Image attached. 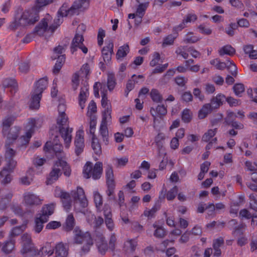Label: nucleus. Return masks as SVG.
<instances>
[{"label":"nucleus","mask_w":257,"mask_h":257,"mask_svg":"<svg viewBox=\"0 0 257 257\" xmlns=\"http://www.w3.org/2000/svg\"><path fill=\"white\" fill-rule=\"evenodd\" d=\"M68 117L66 114H59L57 119V123L59 125V132L63 138L64 142L66 144V147L68 148L69 144L71 142L72 132V128L67 127L65 128L63 126L67 124L68 121Z\"/></svg>","instance_id":"5"},{"label":"nucleus","mask_w":257,"mask_h":257,"mask_svg":"<svg viewBox=\"0 0 257 257\" xmlns=\"http://www.w3.org/2000/svg\"><path fill=\"white\" fill-rule=\"evenodd\" d=\"M178 189L176 186H175L167 193L166 198L168 200H172L175 197L178 193Z\"/></svg>","instance_id":"58"},{"label":"nucleus","mask_w":257,"mask_h":257,"mask_svg":"<svg viewBox=\"0 0 257 257\" xmlns=\"http://www.w3.org/2000/svg\"><path fill=\"white\" fill-rule=\"evenodd\" d=\"M41 217H37L35 219V225L34 227L35 231L39 233L43 228V223L47 221H44Z\"/></svg>","instance_id":"49"},{"label":"nucleus","mask_w":257,"mask_h":257,"mask_svg":"<svg viewBox=\"0 0 257 257\" xmlns=\"http://www.w3.org/2000/svg\"><path fill=\"white\" fill-rule=\"evenodd\" d=\"M15 117L13 115H7L2 120V133L6 136L9 131L10 127L13 124L15 120Z\"/></svg>","instance_id":"18"},{"label":"nucleus","mask_w":257,"mask_h":257,"mask_svg":"<svg viewBox=\"0 0 257 257\" xmlns=\"http://www.w3.org/2000/svg\"><path fill=\"white\" fill-rule=\"evenodd\" d=\"M24 200L26 205L31 206L40 205L42 203V200L39 197L31 192H27L24 194Z\"/></svg>","instance_id":"15"},{"label":"nucleus","mask_w":257,"mask_h":257,"mask_svg":"<svg viewBox=\"0 0 257 257\" xmlns=\"http://www.w3.org/2000/svg\"><path fill=\"white\" fill-rule=\"evenodd\" d=\"M69 245L67 243L60 242L55 247L56 257H68L69 255Z\"/></svg>","instance_id":"14"},{"label":"nucleus","mask_w":257,"mask_h":257,"mask_svg":"<svg viewBox=\"0 0 257 257\" xmlns=\"http://www.w3.org/2000/svg\"><path fill=\"white\" fill-rule=\"evenodd\" d=\"M199 40V38L192 35V33H188L184 39V42L186 44L195 43Z\"/></svg>","instance_id":"54"},{"label":"nucleus","mask_w":257,"mask_h":257,"mask_svg":"<svg viewBox=\"0 0 257 257\" xmlns=\"http://www.w3.org/2000/svg\"><path fill=\"white\" fill-rule=\"evenodd\" d=\"M57 167H58L55 164L52 170L50 173L49 178L47 181V184H51L53 181H56L61 175L60 169Z\"/></svg>","instance_id":"26"},{"label":"nucleus","mask_w":257,"mask_h":257,"mask_svg":"<svg viewBox=\"0 0 257 257\" xmlns=\"http://www.w3.org/2000/svg\"><path fill=\"white\" fill-rule=\"evenodd\" d=\"M250 202V208L255 211H257V199L253 194H251L249 196Z\"/></svg>","instance_id":"60"},{"label":"nucleus","mask_w":257,"mask_h":257,"mask_svg":"<svg viewBox=\"0 0 257 257\" xmlns=\"http://www.w3.org/2000/svg\"><path fill=\"white\" fill-rule=\"evenodd\" d=\"M181 118L185 123H189L192 118V112L188 108L184 109L182 112Z\"/></svg>","instance_id":"40"},{"label":"nucleus","mask_w":257,"mask_h":257,"mask_svg":"<svg viewBox=\"0 0 257 257\" xmlns=\"http://www.w3.org/2000/svg\"><path fill=\"white\" fill-rule=\"evenodd\" d=\"M91 146L96 154L100 155L101 153V146L96 137H92Z\"/></svg>","instance_id":"43"},{"label":"nucleus","mask_w":257,"mask_h":257,"mask_svg":"<svg viewBox=\"0 0 257 257\" xmlns=\"http://www.w3.org/2000/svg\"><path fill=\"white\" fill-rule=\"evenodd\" d=\"M235 53V50L231 45H227L222 47L219 50V54L220 56H223L225 54L229 56H232Z\"/></svg>","instance_id":"34"},{"label":"nucleus","mask_w":257,"mask_h":257,"mask_svg":"<svg viewBox=\"0 0 257 257\" xmlns=\"http://www.w3.org/2000/svg\"><path fill=\"white\" fill-rule=\"evenodd\" d=\"M214 110L209 103H206L202 106L201 109L199 110L198 117L200 119H203Z\"/></svg>","instance_id":"28"},{"label":"nucleus","mask_w":257,"mask_h":257,"mask_svg":"<svg viewBox=\"0 0 257 257\" xmlns=\"http://www.w3.org/2000/svg\"><path fill=\"white\" fill-rule=\"evenodd\" d=\"M75 153L77 156L81 154L84 148V140L83 137V131L79 130L76 135L74 141Z\"/></svg>","instance_id":"13"},{"label":"nucleus","mask_w":257,"mask_h":257,"mask_svg":"<svg viewBox=\"0 0 257 257\" xmlns=\"http://www.w3.org/2000/svg\"><path fill=\"white\" fill-rule=\"evenodd\" d=\"M224 243V240L222 237L213 240V247L214 250L213 255L219 257L221 253L220 247Z\"/></svg>","instance_id":"27"},{"label":"nucleus","mask_w":257,"mask_h":257,"mask_svg":"<svg viewBox=\"0 0 257 257\" xmlns=\"http://www.w3.org/2000/svg\"><path fill=\"white\" fill-rule=\"evenodd\" d=\"M153 227L155 229L154 235L156 237L162 238L166 235V231L162 226L154 224Z\"/></svg>","instance_id":"33"},{"label":"nucleus","mask_w":257,"mask_h":257,"mask_svg":"<svg viewBox=\"0 0 257 257\" xmlns=\"http://www.w3.org/2000/svg\"><path fill=\"white\" fill-rule=\"evenodd\" d=\"M54 210V205L53 204L44 205L41 210V213L40 216L41 217L44 221H48L49 217L51 215Z\"/></svg>","instance_id":"19"},{"label":"nucleus","mask_w":257,"mask_h":257,"mask_svg":"<svg viewBox=\"0 0 257 257\" xmlns=\"http://www.w3.org/2000/svg\"><path fill=\"white\" fill-rule=\"evenodd\" d=\"M66 230L70 231L72 230L75 225V219L72 214L68 215L66 220Z\"/></svg>","instance_id":"44"},{"label":"nucleus","mask_w":257,"mask_h":257,"mask_svg":"<svg viewBox=\"0 0 257 257\" xmlns=\"http://www.w3.org/2000/svg\"><path fill=\"white\" fill-rule=\"evenodd\" d=\"M237 116L236 113L233 112H229L228 113L227 116L225 118L224 123H225L226 124H230Z\"/></svg>","instance_id":"62"},{"label":"nucleus","mask_w":257,"mask_h":257,"mask_svg":"<svg viewBox=\"0 0 257 257\" xmlns=\"http://www.w3.org/2000/svg\"><path fill=\"white\" fill-rule=\"evenodd\" d=\"M88 95V87L87 85H84L82 87L79 95V103L82 109L84 107V103L85 102L87 97Z\"/></svg>","instance_id":"24"},{"label":"nucleus","mask_w":257,"mask_h":257,"mask_svg":"<svg viewBox=\"0 0 257 257\" xmlns=\"http://www.w3.org/2000/svg\"><path fill=\"white\" fill-rule=\"evenodd\" d=\"M54 0H37L35 9H40L41 8L46 6L52 3Z\"/></svg>","instance_id":"63"},{"label":"nucleus","mask_w":257,"mask_h":257,"mask_svg":"<svg viewBox=\"0 0 257 257\" xmlns=\"http://www.w3.org/2000/svg\"><path fill=\"white\" fill-rule=\"evenodd\" d=\"M129 52L130 47L127 44H125L119 47L116 54V59L122 60V58L126 56Z\"/></svg>","instance_id":"25"},{"label":"nucleus","mask_w":257,"mask_h":257,"mask_svg":"<svg viewBox=\"0 0 257 257\" xmlns=\"http://www.w3.org/2000/svg\"><path fill=\"white\" fill-rule=\"evenodd\" d=\"M225 99V96L222 93H218L215 96L212 97L210 102L209 103L214 110L217 109L221 105Z\"/></svg>","instance_id":"17"},{"label":"nucleus","mask_w":257,"mask_h":257,"mask_svg":"<svg viewBox=\"0 0 257 257\" xmlns=\"http://www.w3.org/2000/svg\"><path fill=\"white\" fill-rule=\"evenodd\" d=\"M83 41L84 38L82 35L76 33L72 41L70 46L71 52L72 54L76 51L78 48L80 49L84 54H86L87 53L88 49L83 44Z\"/></svg>","instance_id":"12"},{"label":"nucleus","mask_w":257,"mask_h":257,"mask_svg":"<svg viewBox=\"0 0 257 257\" xmlns=\"http://www.w3.org/2000/svg\"><path fill=\"white\" fill-rule=\"evenodd\" d=\"M71 195L75 201L74 208L76 209V205L79 204L82 208L87 206L88 201L85 195L83 189L81 187H77L76 190H73L71 192Z\"/></svg>","instance_id":"10"},{"label":"nucleus","mask_w":257,"mask_h":257,"mask_svg":"<svg viewBox=\"0 0 257 257\" xmlns=\"http://www.w3.org/2000/svg\"><path fill=\"white\" fill-rule=\"evenodd\" d=\"M56 165L57 167L60 166L64 170V174L66 176H69L71 174V170L67 162L62 160H59L56 162Z\"/></svg>","instance_id":"38"},{"label":"nucleus","mask_w":257,"mask_h":257,"mask_svg":"<svg viewBox=\"0 0 257 257\" xmlns=\"http://www.w3.org/2000/svg\"><path fill=\"white\" fill-rule=\"evenodd\" d=\"M73 241L74 244H83L80 251L81 255L88 253L93 244L90 233L83 231L78 227H76L73 231Z\"/></svg>","instance_id":"4"},{"label":"nucleus","mask_w":257,"mask_h":257,"mask_svg":"<svg viewBox=\"0 0 257 257\" xmlns=\"http://www.w3.org/2000/svg\"><path fill=\"white\" fill-rule=\"evenodd\" d=\"M177 35L173 36L172 34L169 35L164 39V41L162 44L163 47H165L168 45H173L175 39L177 38Z\"/></svg>","instance_id":"52"},{"label":"nucleus","mask_w":257,"mask_h":257,"mask_svg":"<svg viewBox=\"0 0 257 257\" xmlns=\"http://www.w3.org/2000/svg\"><path fill=\"white\" fill-rule=\"evenodd\" d=\"M42 94L33 91L31 93V102L29 107L31 109H38L40 107V101Z\"/></svg>","instance_id":"20"},{"label":"nucleus","mask_w":257,"mask_h":257,"mask_svg":"<svg viewBox=\"0 0 257 257\" xmlns=\"http://www.w3.org/2000/svg\"><path fill=\"white\" fill-rule=\"evenodd\" d=\"M233 90L235 94L238 97L241 96V94L244 92V86L242 83H236L233 87Z\"/></svg>","instance_id":"47"},{"label":"nucleus","mask_w":257,"mask_h":257,"mask_svg":"<svg viewBox=\"0 0 257 257\" xmlns=\"http://www.w3.org/2000/svg\"><path fill=\"white\" fill-rule=\"evenodd\" d=\"M3 86L4 88H10L11 93L15 94L18 90V85L14 79L6 78L3 82Z\"/></svg>","instance_id":"21"},{"label":"nucleus","mask_w":257,"mask_h":257,"mask_svg":"<svg viewBox=\"0 0 257 257\" xmlns=\"http://www.w3.org/2000/svg\"><path fill=\"white\" fill-rule=\"evenodd\" d=\"M30 65L28 62H24L21 63L19 65V71L20 72L26 74L30 70Z\"/></svg>","instance_id":"61"},{"label":"nucleus","mask_w":257,"mask_h":257,"mask_svg":"<svg viewBox=\"0 0 257 257\" xmlns=\"http://www.w3.org/2000/svg\"><path fill=\"white\" fill-rule=\"evenodd\" d=\"M111 108L110 107H106L104 109V111L103 112L102 119L101 124L106 125H107L108 122L111 118Z\"/></svg>","instance_id":"37"},{"label":"nucleus","mask_w":257,"mask_h":257,"mask_svg":"<svg viewBox=\"0 0 257 257\" xmlns=\"http://www.w3.org/2000/svg\"><path fill=\"white\" fill-rule=\"evenodd\" d=\"M193 99V95L190 91L182 92L181 93V100L185 103L192 102Z\"/></svg>","instance_id":"46"},{"label":"nucleus","mask_w":257,"mask_h":257,"mask_svg":"<svg viewBox=\"0 0 257 257\" xmlns=\"http://www.w3.org/2000/svg\"><path fill=\"white\" fill-rule=\"evenodd\" d=\"M165 138V135L163 133H159L155 137V142L157 148H163V141Z\"/></svg>","instance_id":"56"},{"label":"nucleus","mask_w":257,"mask_h":257,"mask_svg":"<svg viewBox=\"0 0 257 257\" xmlns=\"http://www.w3.org/2000/svg\"><path fill=\"white\" fill-rule=\"evenodd\" d=\"M35 123L36 120L35 119L31 118L29 119L27 126V132L26 133V135L22 136L18 140V145L20 147H23L29 143L34 132Z\"/></svg>","instance_id":"11"},{"label":"nucleus","mask_w":257,"mask_h":257,"mask_svg":"<svg viewBox=\"0 0 257 257\" xmlns=\"http://www.w3.org/2000/svg\"><path fill=\"white\" fill-rule=\"evenodd\" d=\"M26 227V225L24 224L14 227L10 232V236H18L25 230Z\"/></svg>","instance_id":"45"},{"label":"nucleus","mask_w":257,"mask_h":257,"mask_svg":"<svg viewBox=\"0 0 257 257\" xmlns=\"http://www.w3.org/2000/svg\"><path fill=\"white\" fill-rule=\"evenodd\" d=\"M52 18L47 14L45 17L42 19L38 24L35 27L34 32L39 36H43L46 33H54V28H52L51 25Z\"/></svg>","instance_id":"7"},{"label":"nucleus","mask_w":257,"mask_h":257,"mask_svg":"<svg viewBox=\"0 0 257 257\" xmlns=\"http://www.w3.org/2000/svg\"><path fill=\"white\" fill-rule=\"evenodd\" d=\"M160 208V205L159 203H156L154 206L150 210L145 211L144 212V215L148 217H152L154 214Z\"/></svg>","instance_id":"59"},{"label":"nucleus","mask_w":257,"mask_h":257,"mask_svg":"<svg viewBox=\"0 0 257 257\" xmlns=\"http://www.w3.org/2000/svg\"><path fill=\"white\" fill-rule=\"evenodd\" d=\"M238 28V25L235 23H231L228 27L225 28V33L229 36L232 37L234 35V31Z\"/></svg>","instance_id":"55"},{"label":"nucleus","mask_w":257,"mask_h":257,"mask_svg":"<svg viewBox=\"0 0 257 257\" xmlns=\"http://www.w3.org/2000/svg\"><path fill=\"white\" fill-rule=\"evenodd\" d=\"M90 0H77L75 1L72 6L68 9L67 4H64L60 8L57 13V18L54 20L53 23H51L54 32L63 22L64 16L78 15L80 11L84 10L88 8Z\"/></svg>","instance_id":"2"},{"label":"nucleus","mask_w":257,"mask_h":257,"mask_svg":"<svg viewBox=\"0 0 257 257\" xmlns=\"http://www.w3.org/2000/svg\"><path fill=\"white\" fill-rule=\"evenodd\" d=\"M5 160L6 162V167L0 172V177L4 178L1 183L4 184L9 183L12 180V176L10 174L16 167L17 162L14 159L16 155V151L11 148L10 144L7 142L5 144Z\"/></svg>","instance_id":"3"},{"label":"nucleus","mask_w":257,"mask_h":257,"mask_svg":"<svg viewBox=\"0 0 257 257\" xmlns=\"http://www.w3.org/2000/svg\"><path fill=\"white\" fill-rule=\"evenodd\" d=\"M7 136V141L6 143L8 142L10 144V145L13 143V141L17 140V138L19 136L18 131H16L15 132H8L7 134L6 135Z\"/></svg>","instance_id":"50"},{"label":"nucleus","mask_w":257,"mask_h":257,"mask_svg":"<svg viewBox=\"0 0 257 257\" xmlns=\"http://www.w3.org/2000/svg\"><path fill=\"white\" fill-rule=\"evenodd\" d=\"M39 10L35 8L29 10L23 11L21 8L18 9L15 12L13 21L10 23L9 28L12 31L21 28L33 25L39 21Z\"/></svg>","instance_id":"1"},{"label":"nucleus","mask_w":257,"mask_h":257,"mask_svg":"<svg viewBox=\"0 0 257 257\" xmlns=\"http://www.w3.org/2000/svg\"><path fill=\"white\" fill-rule=\"evenodd\" d=\"M149 5V2H146L144 4H139L136 10V16L144 17L146 11Z\"/></svg>","instance_id":"41"},{"label":"nucleus","mask_w":257,"mask_h":257,"mask_svg":"<svg viewBox=\"0 0 257 257\" xmlns=\"http://www.w3.org/2000/svg\"><path fill=\"white\" fill-rule=\"evenodd\" d=\"M102 172V163L100 162L96 163L93 166L92 163L88 162L83 168V174L84 177L88 179L91 177L94 180L100 178Z\"/></svg>","instance_id":"6"},{"label":"nucleus","mask_w":257,"mask_h":257,"mask_svg":"<svg viewBox=\"0 0 257 257\" xmlns=\"http://www.w3.org/2000/svg\"><path fill=\"white\" fill-rule=\"evenodd\" d=\"M96 241L99 252L101 254H104L107 250V243L104 236L102 234L100 235L97 237Z\"/></svg>","instance_id":"22"},{"label":"nucleus","mask_w":257,"mask_h":257,"mask_svg":"<svg viewBox=\"0 0 257 257\" xmlns=\"http://www.w3.org/2000/svg\"><path fill=\"white\" fill-rule=\"evenodd\" d=\"M193 93L195 97L198 98L201 101L204 100L205 96L202 94L201 90L198 88H195L193 90Z\"/></svg>","instance_id":"64"},{"label":"nucleus","mask_w":257,"mask_h":257,"mask_svg":"<svg viewBox=\"0 0 257 257\" xmlns=\"http://www.w3.org/2000/svg\"><path fill=\"white\" fill-rule=\"evenodd\" d=\"M65 60V56L64 55L59 56L53 70V73L58 74Z\"/></svg>","instance_id":"35"},{"label":"nucleus","mask_w":257,"mask_h":257,"mask_svg":"<svg viewBox=\"0 0 257 257\" xmlns=\"http://www.w3.org/2000/svg\"><path fill=\"white\" fill-rule=\"evenodd\" d=\"M150 96L153 101L159 103L162 102L163 100V97L160 93L158 90L157 89L153 88L151 90L150 93Z\"/></svg>","instance_id":"39"},{"label":"nucleus","mask_w":257,"mask_h":257,"mask_svg":"<svg viewBox=\"0 0 257 257\" xmlns=\"http://www.w3.org/2000/svg\"><path fill=\"white\" fill-rule=\"evenodd\" d=\"M229 64L227 65L226 68L229 71V72L234 77H236L237 75V68L235 64L232 61L228 60Z\"/></svg>","instance_id":"57"},{"label":"nucleus","mask_w":257,"mask_h":257,"mask_svg":"<svg viewBox=\"0 0 257 257\" xmlns=\"http://www.w3.org/2000/svg\"><path fill=\"white\" fill-rule=\"evenodd\" d=\"M116 82L114 76L113 74H108L107 77V86L109 91L112 90L115 87Z\"/></svg>","instance_id":"53"},{"label":"nucleus","mask_w":257,"mask_h":257,"mask_svg":"<svg viewBox=\"0 0 257 257\" xmlns=\"http://www.w3.org/2000/svg\"><path fill=\"white\" fill-rule=\"evenodd\" d=\"M44 150L46 153L54 154L58 158V161L61 160V159L64 157L63 147L57 142L54 143L51 141L47 142L44 147Z\"/></svg>","instance_id":"9"},{"label":"nucleus","mask_w":257,"mask_h":257,"mask_svg":"<svg viewBox=\"0 0 257 257\" xmlns=\"http://www.w3.org/2000/svg\"><path fill=\"white\" fill-rule=\"evenodd\" d=\"M137 78V75L134 74L132 76V80H129L126 85V90H125V96H127L128 95V92L133 90L135 87V83H139L140 81H138L136 79Z\"/></svg>","instance_id":"36"},{"label":"nucleus","mask_w":257,"mask_h":257,"mask_svg":"<svg viewBox=\"0 0 257 257\" xmlns=\"http://www.w3.org/2000/svg\"><path fill=\"white\" fill-rule=\"evenodd\" d=\"M105 176L107 184H115L112 167L110 165H107L106 167Z\"/></svg>","instance_id":"32"},{"label":"nucleus","mask_w":257,"mask_h":257,"mask_svg":"<svg viewBox=\"0 0 257 257\" xmlns=\"http://www.w3.org/2000/svg\"><path fill=\"white\" fill-rule=\"evenodd\" d=\"M55 195L56 197H59L61 199V201L64 200H70L71 195L69 193L61 189L60 188L56 187L55 190Z\"/></svg>","instance_id":"30"},{"label":"nucleus","mask_w":257,"mask_h":257,"mask_svg":"<svg viewBox=\"0 0 257 257\" xmlns=\"http://www.w3.org/2000/svg\"><path fill=\"white\" fill-rule=\"evenodd\" d=\"M21 239L22 240V248L21 250L22 254H24L28 252H31L35 255L40 254L41 250H39L35 248L32 243L31 236L30 234L27 233L24 234L22 236Z\"/></svg>","instance_id":"8"},{"label":"nucleus","mask_w":257,"mask_h":257,"mask_svg":"<svg viewBox=\"0 0 257 257\" xmlns=\"http://www.w3.org/2000/svg\"><path fill=\"white\" fill-rule=\"evenodd\" d=\"M217 129H210L202 137V141L207 142L216 134Z\"/></svg>","instance_id":"48"},{"label":"nucleus","mask_w":257,"mask_h":257,"mask_svg":"<svg viewBox=\"0 0 257 257\" xmlns=\"http://www.w3.org/2000/svg\"><path fill=\"white\" fill-rule=\"evenodd\" d=\"M94 201L97 210H99L102 204V198L100 194L97 191L94 192Z\"/></svg>","instance_id":"51"},{"label":"nucleus","mask_w":257,"mask_h":257,"mask_svg":"<svg viewBox=\"0 0 257 257\" xmlns=\"http://www.w3.org/2000/svg\"><path fill=\"white\" fill-rule=\"evenodd\" d=\"M15 240L10 239L4 242L2 247V251L6 254H9L15 248Z\"/></svg>","instance_id":"29"},{"label":"nucleus","mask_w":257,"mask_h":257,"mask_svg":"<svg viewBox=\"0 0 257 257\" xmlns=\"http://www.w3.org/2000/svg\"><path fill=\"white\" fill-rule=\"evenodd\" d=\"M113 43L109 41L107 45L102 49V56L105 62H109L111 59V55L113 53Z\"/></svg>","instance_id":"16"},{"label":"nucleus","mask_w":257,"mask_h":257,"mask_svg":"<svg viewBox=\"0 0 257 257\" xmlns=\"http://www.w3.org/2000/svg\"><path fill=\"white\" fill-rule=\"evenodd\" d=\"M104 90L101 91V96H102V99H101V105L105 109L106 107H110L111 105L109 101V100L107 99V90L105 89V86L104 85L103 87Z\"/></svg>","instance_id":"42"},{"label":"nucleus","mask_w":257,"mask_h":257,"mask_svg":"<svg viewBox=\"0 0 257 257\" xmlns=\"http://www.w3.org/2000/svg\"><path fill=\"white\" fill-rule=\"evenodd\" d=\"M48 85L47 77L40 79L36 83L34 92L42 94L43 91L46 88Z\"/></svg>","instance_id":"23"},{"label":"nucleus","mask_w":257,"mask_h":257,"mask_svg":"<svg viewBox=\"0 0 257 257\" xmlns=\"http://www.w3.org/2000/svg\"><path fill=\"white\" fill-rule=\"evenodd\" d=\"M99 133L103 142L105 145H107L109 142V135L107 125L100 124Z\"/></svg>","instance_id":"31"}]
</instances>
